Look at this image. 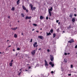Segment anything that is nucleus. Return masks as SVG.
<instances>
[{"mask_svg": "<svg viewBox=\"0 0 77 77\" xmlns=\"http://www.w3.org/2000/svg\"><path fill=\"white\" fill-rule=\"evenodd\" d=\"M11 29H12V30H17V29H18V27H16V28H11Z\"/></svg>", "mask_w": 77, "mask_h": 77, "instance_id": "obj_7", "label": "nucleus"}, {"mask_svg": "<svg viewBox=\"0 0 77 77\" xmlns=\"http://www.w3.org/2000/svg\"><path fill=\"white\" fill-rule=\"evenodd\" d=\"M32 18V17L30 16L28 17V16H26L25 18L26 20H29V19H31Z\"/></svg>", "mask_w": 77, "mask_h": 77, "instance_id": "obj_4", "label": "nucleus"}, {"mask_svg": "<svg viewBox=\"0 0 77 77\" xmlns=\"http://www.w3.org/2000/svg\"><path fill=\"white\" fill-rule=\"evenodd\" d=\"M13 51H15V49H13Z\"/></svg>", "mask_w": 77, "mask_h": 77, "instance_id": "obj_54", "label": "nucleus"}, {"mask_svg": "<svg viewBox=\"0 0 77 77\" xmlns=\"http://www.w3.org/2000/svg\"><path fill=\"white\" fill-rule=\"evenodd\" d=\"M21 72H20L18 74V75H21Z\"/></svg>", "mask_w": 77, "mask_h": 77, "instance_id": "obj_31", "label": "nucleus"}, {"mask_svg": "<svg viewBox=\"0 0 77 77\" xmlns=\"http://www.w3.org/2000/svg\"><path fill=\"white\" fill-rule=\"evenodd\" d=\"M63 33H64L65 31H63Z\"/></svg>", "mask_w": 77, "mask_h": 77, "instance_id": "obj_63", "label": "nucleus"}, {"mask_svg": "<svg viewBox=\"0 0 77 77\" xmlns=\"http://www.w3.org/2000/svg\"><path fill=\"white\" fill-rule=\"evenodd\" d=\"M68 75L70 76L71 75V74H69Z\"/></svg>", "mask_w": 77, "mask_h": 77, "instance_id": "obj_44", "label": "nucleus"}, {"mask_svg": "<svg viewBox=\"0 0 77 77\" xmlns=\"http://www.w3.org/2000/svg\"><path fill=\"white\" fill-rule=\"evenodd\" d=\"M51 74H53L54 73V72H53V71H51Z\"/></svg>", "mask_w": 77, "mask_h": 77, "instance_id": "obj_32", "label": "nucleus"}, {"mask_svg": "<svg viewBox=\"0 0 77 77\" xmlns=\"http://www.w3.org/2000/svg\"><path fill=\"white\" fill-rule=\"evenodd\" d=\"M29 22H31V20H29Z\"/></svg>", "mask_w": 77, "mask_h": 77, "instance_id": "obj_61", "label": "nucleus"}, {"mask_svg": "<svg viewBox=\"0 0 77 77\" xmlns=\"http://www.w3.org/2000/svg\"><path fill=\"white\" fill-rule=\"evenodd\" d=\"M69 28L71 29V25L69 26Z\"/></svg>", "mask_w": 77, "mask_h": 77, "instance_id": "obj_38", "label": "nucleus"}, {"mask_svg": "<svg viewBox=\"0 0 77 77\" xmlns=\"http://www.w3.org/2000/svg\"><path fill=\"white\" fill-rule=\"evenodd\" d=\"M48 12L49 14V17H51V11H49Z\"/></svg>", "mask_w": 77, "mask_h": 77, "instance_id": "obj_18", "label": "nucleus"}, {"mask_svg": "<svg viewBox=\"0 0 77 77\" xmlns=\"http://www.w3.org/2000/svg\"><path fill=\"white\" fill-rule=\"evenodd\" d=\"M17 50H18V51L20 50V48H17Z\"/></svg>", "mask_w": 77, "mask_h": 77, "instance_id": "obj_27", "label": "nucleus"}, {"mask_svg": "<svg viewBox=\"0 0 77 77\" xmlns=\"http://www.w3.org/2000/svg\"><path fill=\"white\" fill-rule=\"evenodd\" d=\"M59 28H58V29L57 30V32H59Z\"/></svg>", "mask_w": 77, "mask_h": 77, "instance_id": "obj_26", "label": "nucleus"}, {"mask_svg": "<svg viewBox=\"0 0 77 77\" xmlns=\"http://www.w3.org/2000/svg\"><path fill=\"white\" fill-rule=\"evenodd\" d=\"M51 65L52 67H53V66H54V64H51Z\"/></svg>", "mask_w": 77, "mask_h": 77, "instance_id": "obj_30", "label": "nucleus"}, {"mask_svg": "<svg viewBox=\"0 0 77 77\" xmlns=\"http://www.w3.org/2000/svg\"><path fill=\"white\" fill-rule=\"evenodd\" d=\"M64 62L65 63H66V62H67V60H64Z\"/></svg>", "mask_w": 77, "mask_h": 77, "instance_id": "obj_28", "label": "nucleus"}, {"mask_svg": "<svg viewBox=\"0 0 77 77\" xmlns=\"http://www.w3.org/2000/svg\"><path fill=\"white\" fill-rule=\"evenodd\" d=\"M0 54H2V52H0Z\"/></svg>", "mask_w": 77, "mask_h": 77, "instance_id": "obj_64", "label": "nucleus"}, {"mask_svg": "<svg viewBox=\"0 0 77 77\" xmlns=\"http://www.w3.org/2000/svg\"><path fill=\"white\" fill-rule=\"evenodd\" d=\"M58 22H59V20H56V23H58Z\"/></svg>", "mask_w": 77, "mask_h": 77, "instance_id": "obj_40", "label": "nucleus"}, {"mask_svg": "<svg viewBox=\"0 0 77 77\" xmlns=\"http://www.w3.org/2000/svg\"><path fill=\"white\" fill-rule=\"evenodd\" d=\"M19 22H20V21H19V20H18V23H19Z\"/></svg>", "mask_w": 77, "mask_h": 77, "instance_id": "obj_62", "label": "nucleus"}, {"mask_svg": "<svg viewBox=\"0 0 77 77\" xmlns=\"http://www.w3.org/2000/svg\"><path fill=\"white\" fill-rule=\"evenodd\" d=\"M64 54H65V55H67V53H65Z\"/></svg>", "mask_w": 77, "mask_h": 77, "instance_id": "obj_36", "label": "nucleus"}, {"mask_svg": "<svg viewBox=\"0 0 77 77\" xmlns=\"http://www.w3.org/2000/svg\"><path fill=\"white\" fill-rule=\"evenodd\" d=\"M53 11V8L51 7V8L49 9L48 12H51V11Z\"/></svg>", "mask_w": 77, "mask_h": 77, "instance_id": "obj_11", "label": "nucleus"}, {"mask_svg": "<svg viewBox=\"0 0 77 77\" xmlns=\"http://www.w3.org/2000/svg\"><path fill=\"white\" fill-rule=\"evenodd\" d=\"M38 38L39 39H44V37L42 36H38Z\"/></svg>", "mask_w": 77, "mask_h": 77, "instance_id": "obj_8", "label": "nucleus"}, {"mask_svg": "<svg viewBox=\"0 0 77 77\" xmlns=\"http://www.w3.org/2000/svg\"><path fill=\"white\" fill-rule=\"evenodd\" d=\"M20 0H17V5H19L20 3Z\"/></svg>", "mask_w": 77, "mask_h": 77, "instance_id": "obj_10", "label": "nucleus"}, {"mask_svg": "<svg viewBox=\"0 0 77 77\" xmlns=\"http://www.w3.org/2000/svg\"><path fill=\"white\" fill-rule=\"evenodd\" d=\"M29 6H33V5H32V4H31L29 5Z\"/></svg>", "mask_w": 77, "mask_h": 77, "instance_id": "obj_45", "label": "nucleus"}, {"mask_svg": "<svg viewBox=\"0 0 77 77\" xmlns=\"http://www.w3.org/2000/svg\"><path fill=\"white\" fill-rule=\"evenodd\" d=\"M46 20H48V17H46Z\"/></svg>", "mask_w": 77, "mask_h": 77, "instance_id": "obj_34", "label": "nucleus"}, {"mask_svg": "<svg viewBox=\"0 0 77 77\" xmlns=\"http://www.w3.org/2000/svg\"><path fill=\"white\" fill-rule=\"evenodd\" d=\"M10 27H11L12 25H11V24H10Z\"/></svg>", "mask_w": 77, "mask_h": 77, "instance_id": "obj_55", "label": "nucleus"}, {"mask_svg": "<svg viewBox=\"0 0 77 77\" xmlns=\"http://www.w3.org/2000/svg\"><path fill=\"white\" fill-rule=\"evenodd\" d=\"M40 20H42V19H45V17H44L42 16H41L40 17Z\"/></svg>", "mask_w": 77, "mask_h": 77, "instance_id": "obj_9", "label": "nucleus"}, {"mask_svg": "<svg viewBox=\"0 0 77 77\" xmlns=\"http://www.w3.org/2000/svg\"><path fill=\"white\" fill-rule=\"evenodd\" d=\"M25 71H28V70H26Z\"/></svg>", "mask_w": 77, "mask_h": 77, "instance_id": "obj_59", "label": "nucleus"}, {"mask_svg": "<svg viewBox=\"0 0 77 77\" xmlns=\"http://www.w3.org/2000/svg\"><path fill=\"white\" fill-rule=\"evenodd\" d=\"M71 68H73V65H71Z\"/></svg>", "mask_w": 77, "mask_h": 77, "instance_id": "obj_29", "label": "nucleus"}, {"mask_svg": "<svg viewBox=\"0 0 77 77\" xmlns=\"http://www.w3.org/2000/svg\"><path fill=\"white\" fill-rule=\"evenodd\" d=\"M75 48H77V45H76L75 47Z\"/></svg>", "mask_w": 77, "mask_h": 77, "instance_id": "obj_43", "label": "nucleus"}, {"mask_svg": "<svg viewBox=\"0 0 77 77\" xmlns=\"http://www.w3.org/2000/svg\"><path fill=\"white\" fill-rule=\"evenodd\" d=\"M50 32H51V33H53V29H51L50 31Z\"/></svg>", "mask_w": 77, "mask_h": 77, "instance_id": "obj_23", "label": "nucleus"}, {"mask_svg": "<svg viewBox=\"0 0 77 77\" xmlns=\"http://www.w3.org/2000/svg\"><path fill=\"white\" fill-rule=\"evenodd\" d=\"M21 16H22V17H24V14H23L22 13L21 14Z\"/></svg>", "mask_w": 77, "mask_h": 77, "instance_id": "obj_20", "label": "nucleus"}, {"mask_svg": "<svg viewBox=\"0 0 77 77\" xmlns=\"http://www.w3.org/2000/svg\"><path fill=\"white\" fill-rule=\"evenodd\" d=\"M45 66H48V63H47V61H46V60H45Z\"/></svg>", "mask_w": 77, "mask_h": 77, "instance_id": "obj_5", "label": "nucleus"}, {"mask_svg": "<svg viewBox=\"0 0 77 77\" xmlns=\"http://www.w3.org/2000/svg\"><path fill=\"white\" fill-rule=\"evenodd\" d=\"M18 55V54H16V56H17Z\"/></svg>", "mask_w": 77, "mask_h": 77, "instance_id": "obj_58", "label": "nucleus"}, {"mask_svg": "<svg viewBox=\"0 0 77 77\" xmlns=\"http://www.w3.org/2000/svg\"><path fill=\"white\" fill-rule=\"evenodd\" d=\"M22 8H23V10H26V7H25V6H24V5L22 6Z\"/></svg>", "mask_w": 77, "mask_h": 77, "instance_id": "obj_16", "label": "nucleus"}, {"mask_svg": "<svg viewBox=\"0 0 77 77\" xmlns=\"http://www.w3.org/2000/svg\"><path fill=\"white\" fill-rule=\"evenodd\" d=\"M31 54H32V56H35V54L36 53V50H34L32 51L31 52Z\"/></svg>", "mask_w": 77, "mask_h": 77, "instance_id": "obj_1", "label": "nucleus"}, {"mask_svg": "<svg viewBox=\"0 0 77 77\" xmlns=\"http://www.w3.org/2000/svg\"><path fill=\"white\" fill-rule=\"evenodd\" d=\"M30 68H31V67H30V66L29 67V69H30Z\"/></svg>", "mask_w": 77, "mask_h": 77, "instance_id": "obj_49", "label": "nucleus"}, {"mask_svg": "<svg viewBox=\"0 0 77 77\" xmlns=\"http://www.w3.org/2000/svg\"><path fill=\"white\" fill-rule=\"evenodd\" d=\"M26 10V12H28V10H27V9H26V10Z\"/></svg>", "mask_w": 77, "mask_h": 77, "instance_id": "obj_39", "label": "nucleus"}, {"mask_svg": "<svg viewBox=\"0 0 77 77\" xmlns=\"http://www.w3.org/2000/svg\"><path fill=\"white\" fill-rule=\"evenodd\" d=\"M38 51H41V48H40L38 49Z\"/></svg>", "mask_w": 77, "mask_h": 77, "instance_id": "obj_37", "label": "nucleus"}, {"mask_svg": "<svg viewBox=\"0 0 77 77\" xmlns=\"http://www.w3.org/2000/svg\"><path fill=\"white\" fill-rule=\"evenodd\" d=\"M8 18H10V16H8Z\"/></svg>", "mask_w": 77, "mask_h": 77, "instance_id": "obj_50", "label": "nucleus"}, {"mask_svg": "<svg viewBox=\"0 0 77 77\" xmlns=\"http://www.w3.org/2000/svg\"><path fill=\"white\" fill-rule=\"evenodd\" d=\"M34 30H35V29H32V31H34Z\"/></svg>", "mask_w": 77, "mask_h": 77, "instance_id": "obj_53", "label": "nucleus"}, {"mask_svg": "<svg viewBox=\"0 0 77 77\" xmlns=\"http://www.w3.org/2000/svg\"><path fill=\"white\" fill-rule=\"evenodd\" d=\"M47 51L48 52H50V49L47 50Z\"/></svg>", "mask_w": 77, "mask_h": 77, "instance_id": "obj_33", "label": "nucleus"}, {"mask_svg": "<svg viewBox=\"0 0 77 77\" xmlns=\"http://www.w3.org/2000/svg\"><path fill=\"white\" fill-rule=\"evenodd\" d=\"M50 60L51 61L53 62V60H54V57H53V55H50Z\"/></svg>", "mask_w": 77, "mask_h": 77, "instance_id": "obj_2", "label": "nucleus"}, {"mask_svg": "<svg viewBox=\"0 0 77 77\" xmlns=\"http://www.w3.org/2000/svg\"><path fill=\"white\" fill-rule=\"evenodd\" d=\"M12 11H15V8L14 7H12L11 8Z\"/></svg>", "mask_w": 77, "mask_h": 77, "instance_id": "obj_21", "label": "nucleus"}, {"mask_svg": "<svg viewBox=\"0 0 77 77\" xmlns=\"http://www.w3.org/2000/svg\"><path fill=\"white\" fill-rule=\"evenodd\" d=\"M32 42V38H31L30 41V42Z\"/></svg>", "mask_w": 77, "mask_h": 77, "instance_id": "obj_41", "label": "nucleus"}, {"mask_svg": "<svg viewBox=\"0 0 77 77\" xmlns=\"http://www.w3.org/2000/svg\"><path fill=\"white\" fill-rule=\"evenodd\" d=\"M14 62V60H12L11 61V62L12 63V62Z\"/></svg>", "mask_w": 77, "mask_h": 77, "instance_id": "obj_35", "label": "nucleus"}, {"mask_svg": "<svg viewBox=\"0 0 77 77\" xmlns=\"http://www.w3.org/2000/svg\"><path fill=\"white\" fill-rule=\"evenodd\" d=\"M31 10L33 11H35V9H36V7H33V5H32L31 6Z\"/></svg>", "mask_w": 77, "mask_h": 77, "instance_id": "obj_3", "label": "nucleus"}, {"mask_svg": "<svg viewBox=\"0 0 77 77\" xmlns=\"http://www.w3.org/2000/svg\"><path fill=\"white\" fill-rule=\"evenodd\" d=\"M19 71H22V70H21V69H20L19 70Z\"/></svg>", "mask_w": 77, "mask_h": 77, "instance_id": "obj_56", "label": "nucleus"}, {"mask_svg": "<svg viewBox=\"0 0 77 77\" xmlns=\"http://www.w3.org/2000/svg\"><path fill=\"white\" fill-rule=\"evenodd\" d=\"M21 35H23V32H22V33H21Z\"/></svg>", "mask_w": 77, "mask_h": 77, "instance_id": "obj_52", "label": "nucleus"}, {"mask_svg": "<svg viewBox=\"0 0 77 77\" xmlns=\"http://www.w3.org/2000/svg\"><path fill=\"white\" fill-rule=\"evenodd\" d=\"M56 34L55 33H54L53 34V36H54V37H53V38H55L56 37Z\"/></svg>", "mask_w": 77, "mask_h": 77, "instance_id": "obj_22", "label": "nucleus"}, {"mask_svg": "<svg viewBox=\"0 0 77 77\" xmlns=\"http://www.w3.org/2000/svg\"><path fill=\"white\" fill-rule=\"evenodd\" d=\"M38 45H36V46H35V47H38Z\"/></svg>", "mask_w": 77, "mask_h": 77, "instance_id": "obj_46", "label": "nucleus"}, {"mask_svg": "<svg viewBox=\"0 0 77 77\" xmlns=\"http://www.w3.org/2000/svg\"><path fill=\"white\" fill-rule=\"evenodd\" d=\"M37 43V42H35L33 44V47H35V45H36Z\"/></svg>", "mask_w": 77, "mask_h": 77, "instance_id": "obj_14", "label": "nucleus"}, {"mask_svg": "<svg viewBox=\"0 0 77 77\" xmlns=\"http://www.w3.org/2000/svg\"><path fill=\"white\" fill-rule=\"evenodd\" d=\"M36 32H37V33H38V32H39V31H36Z\"/></svg>", "mask_w": 77, "mask_h": 77, "instance_id": "obj_47", "label": "nucleus"}, {"mask_svg": "<svg viewBox=\"0 0 77 77\" xmlns=\"http://www.w3.org/2000/svg\"><path fill=\"white\" fill-rule=\"evenodd\" d=\"M46 34H47L46 35L47 36H49V35H51V34L50 32H49V33H48V32H46Z\"/></svg>", "mask_w": 77, "mask_h": 77, "instance_id": "obj_13", "label": "nucleus"}, {"mask_svg": "<svg viewBox=\"0 0 77 77\" xmlns=\"http://www.w3.org/2000/svg\"><path fill=\"white\" fill-rule=\"evenodd\" d=\"M72 21L73 22V23H74L75 22V18H72Z\"/></svg>", "mask_w": 77, "mask_h": 77, "instance_id": "obj_12", "label": "nucleus"}, {"mask_svg": "<svg viewBox=\"0 0 77 77\" xmlns=\"http://www.w3.org/2000/svg\"><path fill=\"white\" fill-rule=\"evenodd\" d=\"M9 40H8L7 41V42H8L9 41Z\"/></svg>", "mask_w": 77, "mask_h": 77, "instance_id": "obj_51", "label": "nucleus"}, {"mask_svg": "<svg viewBox=\"0 0 77 77\" xmlns=\"http://www.w3.org/2000/svg\"><path fill=\"white\" fill-rule=\"evenodd\" d=\"M11 47V45H10V46H8V48H9V47Z\"/></svg>", "mask_w": 77, "mask_h": 77, "instance_id": "obj_48", "label": "nucleus"}, {"mask_svg": "<svg viewBox=\"0 0 77 77\" xmlns=\"http://www.w3.org/2000/svg\"><path fill=\"white\" fill-rule=\"evenodd\" d=\"M74 40L73 39H71V40L69 41L68 42L69 43H72V42H74Z\"/></svg>", "mask_w": 77, "mask_h": 77, "instance_id": "obj_6", "label": "nucleus"}, {"mask_svg": "<svg viewBox=\"0 0 77 77\" xmlns=\"http://www.w3.org/2000/svg\"><path fill=\"white\" fill-rule=\"evenodd\" d=\"M58 24H60V22H59L58 23Z\"/></svg>", "mask_w": 77, "mask_h": 77, "instance_id": "obj_57", "label": "nucleus"}, {"mask_svg": "<svg viewBox=\"0 0 77 77\" xmlns=\"http://www.w3.org/2000/svg\"><path fill=\"white\" fill-rule=\"evenodd\" d=\"M67 54H70V53H68Z\"/></svg>", "mask_w": 77, "mask_h": 77, "instance_id": "obj_60", "label": "nucleus"}, {"mask_svg": "<svg viewBox=\"0 0 77 77\" xmlns=\"http://www.w3.org/2000/svg\"><path fill=\"white\" fill-rule=\"evenodd\" d=\"M14 37L15 38H17L18 37V35H17V34H14Z\"/></svg>", "mask_w": 77, "mask_h": 77, "instance_id": "obj_15", "label": "nucleus"}, {"mask_svg": "<svg viewBox=\"0 0 77 77\" xmlns=\"http://www.w3.org/2000/svg\"><path fill=\"white\" fill-rule=\"evenodd\" d=\"M73 15V14H72V13H71L70 14L69 17H70V18H72Z\"/></svg>", "mask_w": 77, "mask_h": 77, "instance_id": "obj_17", "label": "nucleus"}, {"mask_svg": "<svg viewBox=\"0 0 77 77\" xmlns=\"http://www.w3.org/2000/svg\"><path fill=\"white\" fill-rule=\"evenodd\" d=\"M12 63H10L9 64V65L10 66H12Z\"/></svg>", "mask_w": 77, "mask_h": 77, "instance_id": "obj_19", "label": "nucleus"}, {"mask_svg": "<svg viewBox=\"0 0 77 77\" xmlns=\"http://www.w3.org/2000/svg\"><path fill=\"white\" fill-rule=\"evenodd\" d=\"M33 26H37V24L35 23L33 24Z\"/></svg>", "mask_w": 77, "mask_h": 77, "instance_id": "obj_25", "label": "nucleus"}, {"mask_svg": "<svg viewBox=\"0 0 77 77\" xmlns=\"http://www.w3.org/2000/svg\"><path fill=\"white\" fill-rule=\"evenodd\" d=\"M74 15L75 17H76L77 16V14H74Z\"/></svg>", "mask_w": 77, "mask_h": 77, "instance_id": "obj_42", "label": "nucleus"}, {"mask_svg": "<svg viewBox=\"0 0 77 77\" xmlns=\"http://www.w3.org/2000/svg\"><path fill=\"white\" fill-rule=\"evenodd\" d=\"M49 65H51L53 64V63H52V62H49Z\"/></svg>", "mask_w": 77, "mask_h": 77, "instance_id": "obj_24", "label": "nucleus"}]
</instances>
